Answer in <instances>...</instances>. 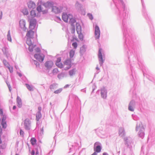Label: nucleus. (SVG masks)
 <instances>
[{
  "label": "nucleus",
  "instance_id": "nucleus-9",
  "mask_svg": "<svg viewBox=\"0 0 155 155\" xmlns=\"http://www.w3.org/2000/svg\"><path fill=\"white\" fill-rule=\"evenodd\" d=\"M102 49L100 48L98 51V58L99 61V63L100 64L102 65L104 61V59H103L102 54Z\"/></svg>",
  "mask_w": 155,
  "mask_h": 155
},
{
  "label": "nucleus",
  "instance_id": "nucleus-23",
  "mask_svg": "<svg viewBox=\"0 0 155 155\" xmlns=\"http://www.w3.org/2000/svg\"><path fill=\"white\" fill-rule=\"evenodd\" d=\"M30 142L32 145H34L36 143V140L35 138H32L31 139Z\"/></svg>",
  "mask_w": 155,
  "mask_h": 155
},
{
  "label": "nucleus",
  "instance_id": "nucleus-10",
  "mask_svg": "<svg viewBox=\"0 0 155 155\" xmlns=\"http://www.w3.org/2000/svg\"><path fill=\"white\" fill-rule=\"evenodd\" d=\"M52 11L55 13H58L61 12L63 9V8L60 7L58 8L56 6H52Z\"/></svg>",
  "mask_w": 155,
  "mask_h": 155
},
{
  "label": "nucleus",
  "instance_id": "nucleus-15",
  "mask_svg": "<svg viewBox=\"0 0 155 155\" xmlns=\"http://www.w3.org/2000/svg\"><path fill=\"white\" fill-rule=\"evenodd\" d=\"M30 121L28 119H26L24 122V125L26 129H29L30 126Z\"/></svg>",
  "mask_w": 155,
  "mask_h": 155
},
{
  "label": "nucleus",
  "instance_id": "nucleus-27",
  "mask_svg": "<svg viewBox=\"0 0 155 155\" xmlns=\"http://www.w3.org/2000/svg\"><path fill=\"white\" fill-rule=\"evenodd\" d=\"M27 88L30 91H33V87L32 86L28 84H25Z\"/></svg>",
  "mask_w": 155,
  "mask_h": 155
},
{
  "label": "nucleus",
  "instance_id": "nucleus-30",
  "mask_svg": "<svg viewBox=\"0 0 155 155\" xmlns=\"http://www.w3.org/2000/svg\"><path fill=\"white\" fill-rule=\"evenodd\" d=\"M75 71L74 69H73L69 71L70 75L71 76L72 75L75 74Z\"/></svg>",
  "mask_w": 155,
  "mask_h": 155
},
{
  "label": "nucleus",
  "instance_id": "nucleus-6",
  "mask_svg": "<svg viewBox=\"0 0 155 155\" xmlns=\"http://www.w3.org/2000/svg\"><path fill=\"white\" fill-rule=\"evenodd\" d=\"M36 20L35 19H31L29 21V29L30 30L34 29L36 25Z\"/></svg>",
  "mask_w": 155,
  "mask_h": 155
},
{
  "label": "nucleus",
  "instance_id": "nucleus-44",
  "mask_svg": "<svg viewBox=\"0 0 155 155\" xmlns=\"http://www.w3.org/2000/svg\"><path fill=\"white\" fill-rule=\"evenodd\" d=\"M142 128V127L141 128V129H139V128L138 127V126H137V130H140Z\"/></svg>",
  "mask_w": 155,
  "mask_h": 155
},
{
  "label": "nucleus",
  "instance_id": "nucleus-5",
  "mask_svg": "<svg viewBox=\"0 0 155 155\" xmlns=\"http://www.w3.org/2000/svg\"><path fill=\"white\" fill-rule=\"evenodd\" d=\"M35 58L38 61L42 62L44 60L45 56L41 53L36 54L34 55Z\"/></svg>",
  "mask_w": 155,
  "mask_h": 155
},
{
  "label": "nucleus",
  "instance_id": "nucleus-22",
  "mask_svg": "<svg viewBox=\"0 0 155 155\" xmlns=\"http://www.w3.org/2000/svg\"><path fill=\"white\" fill-rule=\"evenodd\" d=\"M41 112H38L36 116V120L37 121H39V119L41 117Z\"/></svg>",
  "mask_w": 155,
  "mask_h": 155
},
{
  "label": "nucleus",
  "instance_id": "nucleus-39",
  "mask_svg": "<svg viewBox=\"0 0 155 155\" xmlns=\"http://www.w3.org/2000/svg\"><path fill=\"white\" fill-rule=\"evenodd\" d=\"M0 114H2V115H3V111L2 109H0Z\"/></svg>",
  "mask_w": 155,
  "mask_h": 155
},
{
  "label": "nucleus",
  "instance_id": "nucleus-7",
  "mask_svg": "<svg viewBox=\"0 0 155 155\" xmlns=\"http://www.w3.org/2000/svg\"><path fill=\"white\" fill-rule=\"evenodd\" d=\"M76 30L78 34V37L79 38L80 40H82L83 38V34L81 33V27L80 25H78L77 26Z\"/></svg>",
  "mask_w": 155,
  "mask_h": 155
},
{
  "label": "nucleus",
  "instance_id": "nucleus-2",
  "mask_svg": "<svg viewBox=\"0 0 155 155\" xmlns=\"http://www.w3.org/2000/svg\"><path fill=\"white\" fill-rule=\"evenodd\" d=\"M53 4L52 3L48 2L42 5H39L37 8V10L39 13L42 12L43 14L47 13L48 9L52 7Z\"/></svg>",
  "mask_w": 155,
  "mask_h": 155
},
{
  "label": "nucleus",
  "instance_id": "nucleus-50",
  "mask_svg": "<svg viewBox=\"0 0 155 155\" xmlns=\"http://www.w3.org/2000/svg\"><path fill=\"white\" fill-rule=\"evenodd\" d=\"M96 68L97 69V70H99V68L97 67Z\"/></svg>",
  "mask_w": 155,
  "mask_h": 155
},
{
  "label": "nucleus",
  "instance_id": "nucleus-42",
  "mask_svg": "<svg viewBox=\"0 0 155 155\" xmlns=\"http://www.w3.org/2000/svg\"><path fill=\"white\" fill-rule=\"evenodd\" d=\"M35 154V152L34 150H32L31 152V155H34Z\"/></svg>",
  "mask_w": 155,
  "mask_h": 155
},
{
  "label": "nucleus",
  "instance_id": "nucleus-48",
  "mask_svg": "<svg viewBox=\"0 0 155 155\" xmlns=\"http://www.w3.org/2000/svg\"><path fill=\"white\" fill-rule=\"evenodd\" d=\"M103 155H107V154L106 153H103Z\"/></svg>",
  "mask_w": 155,
  "mask_h": 155
},
{
  "label": "nucleus",
  "instance_id": "nucleus-1",
  "mask_svg": "<svg viewBox=\"0 0 155 155\" xmlns=\"http://www.w3.org/2000/svg\"><path fill=\"white\" fill-rule=\"evenodd\" d=\"M35 34V31L31 30L27 32L26 35L27 37L26 43L29 46L28 50L30 52L33 51V48L36 46V45H34L33 41L31 39L34 38Z\"/></svg>",
  "mask_w": 155,
  "mask_h": 155
},
{
  "label": "nucleus",
  "instance_id": "nucleus-45",
  "mask_svg": "<svg viewBox=\"0 0 155 155\" xmlns=\"http://www.w3.org/2000/svg\"><path fill=\"white\" fill-rule=\"evenodd\" d=\"M97 153L96 152H94L91 155H97Z\"/></svg>",
  "mask_w": 155,
  "mask_h": 155
},
{
  "label": "nucleus",
  "instance_id": "nucleus-28",
  "mask_svg": "<svg viewBox=\"0 0 155 155\" xmlns=\"http://www.w3.org/2000/svg\"><path fill=\"white\" fill-rule=\"evenodd\" d=\"M7 38L8 40L10 41L11 42L12 41V39L10 36V31H8V32Z\"/></svg>",
  "mask_w": 155,
  "mask_h": 155
},
{
  "label": "nucleus",
  "instance_id": "nucleus-36",
  "mask_svg": "<svg viewBox=\"0 0 155 155\" xmlns=\"http://www.w3.org/2000/svg\"><path fill=\"white\" fill-rule=\"evenodd\" d=\"M79 41V40L76 37H73L72 40V41Z\"/></svg>",
  "mask_w": 155,
  "mask_h": 155
},
{
  "label": "nucleus",
  "instance_id": "nucleus-17",
  "mask_svg": "<svg viewBox=\"0 0 155 155\" xmlns=\"http://www.w3.org/2000/svg\"><path fill=\"white\" fill-rule=\"evenodd\" d=\"M58 85L56 84H53L51 85L50 86V88L52 91H54L55 90L58 88Z\"/></svg>",
  "mask_w": 155,
  "mask_h": 155
},
{
  "label": "nucleus",
  "instance_id": "nucleus-14",
  "mask_svg": "<svg viewBox=\"0 0 155 155\" xmlns=\"http://www.w3.org/2000/svg\"><path fill=\"white\" fill-rule=\"evenodd\" d=\"M28 6L29 9H33L35 8L36 5L34 2L30 1L28 3Z\"/></svg>",
  "mask_w": 155,
  "mask_h": 155
},
{
  "label": "nucleus",
  "instance_id": "nucleus-19",
  "mask_svg": "<svg viewBox=\"0 0 155 155\" xmlns=\"http://www.w3.org/2000/svg\"><path fill=\"white\" fill-rule=\"evenodd\" d=\"M17 102L18 107H21L22 106L21 100L20 97L18 96L17 97Z\"/></svg>",
  "mask_w": 155,
  "mask_h": 155
},
{
  "label": "nucleus",
  "instance_id": "nucleus-16",
  "mask_svg": "<svg viewBox=\"0 0 155 155\" xmlns=\"http://www.w3.org/2000/svg\"><path fill=\"white\" fill-rule=\"evenodd\" d=\"M101 94L102 97L105 98L107 97V91L106 89L104 88L101 89Z\"/></svg>",
  "mask_w": 155,
  "mask_h": 155
},
{
  "label": "nucleus",
  "instance_id": "nucleus-32",
  "mask_svg": "<svg viewBox=\"0 0 155 155\" xmlns=\"http://www.w3.org/2000/svg\"><path fill=\"white\" fill-rule=\"evenodd\" d=\"M58 72V70L57 68H54L52 71V73L54 74H57Z\"/></svg>",
  "mask_w": 155,
  "mask_h": 155
},
{
  "label": "nucleus",
  "instance_id": "nucleus-24",
  "mask_svg": "<svg viewBox=\"0 0 155 155\" xmlns=\"http://www.w3.org/2000/svg\"><path fill=\"white\" fill-rule=\"evenodd\" d=\"M75 51L73 50H71L69 52V55L70 58H73L74 54Z\"/></svg>",
  "mask_w": 155,
  "mask_h": 155
},
{
  "label": "nucleus",
  "instance_id": "nucleus-20",
  "mask_svg": "<svg viewBox=\"0 0 155 155\" xmlns=\"http://www.w3.org/2000/svg\"><path fill=\"white\" fill-rule=\"evenodd\" d=\"M134 102H131L129 105V110L131 111H133L134 110Z\"/></svg>",
  "mask_w": 155,
  "mask_h": 155
},
{
  "label": "nucleus",
  "instance_id": "nucleus-3",
  "mask_svg": "<svg viewBox=\"0 0 155 155\" xmlns=\"http://www.w3.org/2000/svg\"><path fill=\"white\" fill-rule=\"evenodd\" d=\"M62 18L63 20L65 22H68V19L70 20V22L71 23H74L75 22V20L73 18L72 16L71 15H68L66 13H63Z\"/></svg>",
  "mask_w": 155,
  "mask_h": 155
},
{
  "label": "nucleus",
  "instance_id": "nucleus-13",
  "mask_svg": "<svg viewBox=\"0 0 155 155\" xmlns=\"http://www.w3.org/2000/svg\"><path fill=\"white\" fill-rule=\"evenodd\" d=\"M56 65L58 68H61L62 67L63 64L61 62V58L60 57L57 58L55 61Z\"/></svg>",
  "mask_w": 155,
  "mask_h": 155
},
{
  "label": "nucleus",
  "instance_id": "nucleus-18",
  "mask_svg": "<svg viewBox=\"0 0 155 155\" xmlns=\"http://www.w3.org/2000/svg\"><path fill=\"white\" fill-rule=\"evenodd\" d=\"M19 24L21 28L23 29L25 28V21L23 20H21L19 22Z\"/></svg>",
  "mask_w": 155,
  "mask_h": 155
},
{
  "label": "nucleus",
  "instance_id": "nucleus-38",
  "mask_svg": "<svg viewBox=\"0 0 155 155\" xmlns=\"http://www.w3.org/2000/svg\"><path fill=\"white\" fill-rule=\"evenodd\" d=\"M88 16H89L90 18L92 20L93 19V17L91 15L89 14V15H88Z\"/></svg>",
  "mask_w": 155,
  "mask_h": 155
},
{
  "label": "nucleus",
  "instance_id": "nucleus-47",
  "mask_svg": "<svg viewBox=\"0 0 155 155\" xmlns=\"http://www.w3.org/2000/svg\"><path fill=\"white\" fill-rule=\"evenodd\" d=\"M99 144L98 142H96V143H94V146H95L96 145H97V144Z\"/></svg>",
  "mask_w": 155,
  "mask_h": 155
},
{
  "label": "nucleus",
  "instance_id": "nucleus-11",
  "mask_svg": "<svg viewBox=\"0 0 155 155\" xmlns=\"http://www.w3.org/2000/svg\"><path fill=\"white\" fill-rule=\"evenodd\" d=\"M95 35L96 39L99 38L100 35V30L97 25H96L95 27Z\"/></svg>",
  "mask_w": 155,
  "mask_h": 155
},
{
  "label": "nucleus",
  "instance_id": "nucleus-40",
  "mask_svg": "<svg viewBox=\"0 0 155 155\" xmlns=\"http://www.w3.org/2000/svg\"><path fill=\"white\" fill-rule=\"evenodd\" d=\"M2 13L1 11H0V19H1L2 17Z\"/></svg>",
  "mask_w": 155,
  "mask_h": 155
},
{
  "label": "nucleus",
  "instance_id": "nucleus-31",
  "mask_svg": "<svg viewBox=\"0 0 155 155\" xmlns=\"http://www.w3.org/2000/svg\"><path fill=\"white\" fill-rule=\"evenodd\" d=\"M3 63L5 65V66L6 67H8V66L9 65L8 63L7 62V61L5 60H4L3 61Z\"/></svg>",
  "mask_w": 155,
  "mask_h": 155
},
{
  "label": "nucleus",
  "instance_id": "nucleus-21",
  "mask_svg": "<svg viewBox=\"0 0 155 155\" xmlns=\"http://www.w3.org/2000/svg\"><path fill=\"white\" fill-rule=\"evenodd\" d=\"M101 147L99 145L97 146L95 148H94V150L96 153H99L101 151Z\"/></svg>",
  "mask_w": 155,
  "mask_h": 155
},
{
  "label": "nucleus",
  "instance_id": "nucleus-41",
  "mask_svg": "<svg viewBox=\"0 0 155 155\" xmlns=\"http://www.w3.org/2000/svg\"><path fill=\"white\" fill-rule=\"evenodd\" d=\"M38 112H41V107H38Z\"/></svg>",
  "mask_w": 155,
  "mask_h": 155
},
{
  "label": "nucleus",
  "instance_id": "nucleus-33",
  "mask_svg": "<svg viewBox=\"0 0 155 155\" xmlns=\"http://www.w3.org/2000/svg\"><path fill=\"white\" fill-rule=\"evenodd\" d=\"M72 46L74 48L76 49L78 45L77 43L74 42L72 44Z\"/></svg>",
  "mask_w": 155,
  "mask_h": 155
},
{
  "label": "nucleus",
  "instance_id": "nucleus-43",
  "mask_svg": "<svg viewBox=\"0 0 155 155\" xmlns=\"http://www.w3.org/2000/svg\"><path fill=\"white\" fill-rule=\"evenodd\" d=\"M8 87L9 88V91H11V89H12L11 86H10V85H8Z\"/></svg>",
  "mask_w": 155,
  "mask_h": 155
},
{
  "label": "nucleus",
  "instance_id": "nucleus-29",
  "mask_svg": "<svg viewBox=\"0 0 155 155\" xmlns=\"http://www.w3.org/2000/svg\"><path fill=\"white\" fill-rule=\"evenodd\" d=\"M22 12L25 15H27L28 13V11L26 8H25L23 9Z\"/></svg>",
  "mask_w": 155,
  "mask_h": 155
},
{
  "label": "nucleus",
  "instance_id": "nucleus-4",
  "mask_svg": "<svg viewBox=\"0 0 155 155\" xmlns=\"http://www.w3.org/2000/svg\"><path fill=\"white\" fill-rule=\"evenodd\" d=\"M62 68L64 70H68L71 67V61L70 59L65 60L63 63Z\"/></svg>",
  "mask_w": 155,
  "mask_h": 155
},
{
  "label": "nucleus",
  "instance_id": "nucleus-37",
  "mask_svg": "<svg viewBox=\"0 0 155 155\" xmlns=\"http://www.w3.org/2000/svg\"><path fill=\"white\" fill-rule=\"evenodd\" d=\"M20 134L22 136H23L24 132L21 130H20Z\"/></svg>",
  "mask_w": 155,
  "mask_h": 155
},
{
  "label": "nucleus",
  "instance_id": "nucleus-34",
  "mask_svg": "<svg viewBox=\"0 0 155 155\" xmlns=\"http://www.w3.org/2000/svg\"><path fill=\"white\" fill-rule=\"evenodd\" d=\"M8 69L9 70L10 72H13V68L12 67L9 65L7 67Z\"/></svg>",
  "mask_w": 155,
  "mask_h": 155
},
{
  "label": "nucleus",
  "instance_id": "nucleus-26",
  "mask_svg": "<svg viewBox=\"0 0 155 155\" xmlns=\"http://www.w3.org/2000/svg\"><path fill=\"white\" fill-rule=\"evenodd\" d=\"M30 15L32 17H35L36 16V14L35 11L34 10H32L30 12Z\"/></svg>",
  "mask_w": 155,
  "mask_h": 155
},
{
  "label": "nucleus",
  "instance_id": "nucleus-53",
  "mask_svg": "<svg viewBox=\"0 0 155 155\" xmlns=\"http://www.w3.org/2000/svg\"><path fill=\"white\" fill-rule=\"evenodd\" d=\"M15 155H18V154L16 153V154Z\"/></svg>",
  "mask_w": 155,
  "mask_h": 155
},
{
  "label": "nucleus",
  "instance_id": "nucleus-25",
  "mask_svg": "<svg viewBox=\"0 0 155 155\" xmlns=\"http://www.w3.org/2000/svg\"><path fill=\"white\" fill-rule=\"evenodd\" d=\"M62 91V88H60L57 90L54 91V93L55 94H58L61 92Z\"/></svg>",
  "mask_w": 155,
  "mask_h": 155
},
{
  "label": "nucleus",
  "instance_id": "nucleus-46",
  "mask_svg": "<svg viewBox=\"0 0 155 155\" xmlns=\"http://www.w3.org/2000/svg\"><path fill=\"white\" fill-rule=\"evenodd\" d=\"M16 108V106H14L13 107V110H15V109Z\"/></svg>",
  "mask_w": 155,
  "mask_h": 155
},
{
  "label": "nucleus",
  "instance_id": "nucleus-35",
  "mask_svg": "<svg viewBox=\"0 0 155 155\" xmlns=\"http://www.w3.org/2000/svg\"><path fill=\"white\" fill-rule=\"evenodd\" d=\"M35 51L36 52H39L41 51V50L39 48L37 47L35 49Z\"/></svg>",
  "mask_w": 155,
  "mask_h": 155
},
{
  "label": "nucleus",
  "instance_id": "nucleus-12",
  "mask_svg": "<svg viewBox=\"0 0 155 155\" xmlns=\"http://www.w3.org/2000/svg\"><path fill=\"white\" fill-rule=\"evenodd\" d=\"M6 117L5 115H3L2 117L1 124L3 128H5L7 127L6 122L5 121Z\"/></svg>",
  "mask_w": 155,
  "mask_h": 155
},
{
  "label": "nucleus",
  "instance_id": "nucleus-8",
  "mask_svg": "<svg viewBox=\"0 0 155 155\" xmlns=\"http://www.w3.org/2000/svg\"><path fill=\"white\" fill-rule=\"evenodd\" d=\"M44 65L47 69H49L53 67L54 63L52 61H48L45 63Z\"/></svg>",
  "mask_w": 155,
  "mask_h": 155
},
{
  "label": "nucleus",
  "instance_id": "nucleus-52",
  "mask_svg": "<svg viewBox=\"0 0 155 155\" xmlns=\"http://www.w3.org/2000/svg\"><path fill=\"white\" fill-rule=\"evenodd\" d=\"M19 75L20 76H21V74H19Z\"/></svg>",
  "mask_w": 155,
  "mask_h": 155
},
{
  "label": "nucleus",
  "instance_id": "nucleus-49",
  "mask_svg": "<svg viewBox=\"0 0 155 155\" xmlns=\"http://www.w3.org/2000/svg\"><path fill=\"white\" fill-rule=\"evenodd\" d=\"M38 151H37L36 153V155H38Z\"/></svg>",
  "mask_w": 155,
  "mask_h": 155
},
{
  "label": "nucleus",
  "instance_id": "nucleus-51",
  "mask_svg": "<svg viewBox=\"0 0 155 155\" xmlns=\"http://www.w3.org/2000/svg\"><path fill=\"white\" fill-rule=\"evenodd\" d=\"M60 75H61V74H60V75H58V78H59Z\"/></svg>",
  "mask_w": 155,
  "mask_h": 155
}]
</instances>
